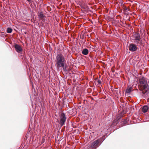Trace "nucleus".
<instances>
[{"label":"nucleus","instance_id":"20e7f679","mask_svg":"<svg viewBox=\"0 0 149 149\" xmlns=\"http://www.w3.org/2000/svg\"><path fill=\"white\" fill-rule=\"evenodd\" d=\"M66 120V117L65 113H61L60 117L59 123L61 126H62L65 124Z\"/></svg>","mask_w":149,"mask_h":149},{"label":"nucleus","instance_id":"39448f33","mask_svg":"<svg viewBox=\"0 0 149 149\" xmlns=\"http://www.w3.org/2000/svg\"><path fill=\"white\" fill-rule=\"evenodd\" d=\"M129 50L131 52H134L137 49V47L136 45L134 44L131 43L128 46Z\"/></svg>","mask_w":149,"mask_h":149},{"label":"nucleus","instance_id":"f3484780","mask_svg":"<svg viewBox=\"0 0 149 149\" xmlns=\"http://www.w3.org/2000/svg\"><path fill=\"white\" fill-rule=\"evenodd\" d=\"M62 67L63 68V69L64 71H66L67 70L65 66L64 67V66H63V67Z\"/></svg>","mask_w":149,"mask_h":149},{"label":"nucleus","instance_id":"0eeeda50","mask_svg":"<svg viewBox=\"0 0 149 149\" xmlns=\"http://www.w3.org/2000/svg\"><path fill=\"white\" fill-rule=\"evenodd\" d=\"M140 38V35L139 33H135L133 35V40H138V39L139 38Z\"/></svg>","mask_w":149,"mask_h":149},{"label":"nucleus","instance_id":"f257e3e1","mask_svg":"<svg viewBox=\"0 0 149 149\" xmlns=\"http://www.w3.org/2000/svg\"><path fill=\"white\" fill-rule=\"evenodd\" d=\"M138 79L139 90L143 94L147 95L148 93L149 87L146 79L144 77L141 75L138 76Z\"/></svg>","mask_w":149,"mask_h":149},{"label":"nucleus","instance_id":"f8f14e48","mask_svg":"<svg viewBox=\"0 0 149 149\" xmlns=\"http://www.w3.org/2000/svg\"><path fill=\"white\" fill-rule=\"evenodd\" d=\"M82 53L84 55H87L88 53V51L87 49H84L82 51Z\"/></svg>","mask_w":149,"mask_h":149},{"label":"nucleus","instance_id":"9b49d317","mask_svg":"<svg viewBox=\"0 0 149 149\" xmlns=\"http://www.w3.org/2000/svg\"><path fill=\"white\" fill-rule=\"evenodd\" d=\"M133 88L132 87H127V89L125 91L126 93H130L132 90H133Z\"/></svg>","mask_w":149,"mask_h":149},{"label":"nucleus","instance_id":"a211bd4d","mask_svg":"<svg viewBox=\"0 0 149 149\" xmlns=\"http://www.w3.org/2000/svg\"><path fill=\"white\" fill-rule=\"evenodd\" d=\"M28 2H30L31 0H27Z\"/></svg>","mask_w":149,"mask_h":149},{"label":"nucleus","instance_id":"423d86ee","mask_svg":"<svg viewBox=\"0 0 149 149\" xmlns=\"http://www.w3.org/2000/svg\"><path fill=\"white\" fill-rule=\"evenodd\" d=\"M15 48L16 51L18 53L20 52L22 50L21 46L18 44L15 45Z\"/></svg>","mask_w":149,"mask_h":149},{"label":"nucleus","instance_id":"dca6fc26","mask_svg":"<svg viewBox=\"0 0 149 149\" xmlns=\"http://www.w3.org/2000/svg\"><path fill=\"white\" fill-rule=\"evenodd\" d=\"M124 10H125V11L126 12L128 10H129V9L128 8H125Z\"/></svg>","mask_w":149,"mask_h":149},{"label":"nucleus","instance_id":"ddd939ff","mask_svg":"<svg viewBox=\"0 0 149 149\" xmlns=\"http://www.w3.org/2000/svg\"><path fill=\"white\" fill-rule=\"evenodd\" d=\"M13 31V29L10 28L8 27L7 29V32L8 33H10Z\"/></svg>","mask_w":149,"mask_h":149},{"label":"nucleus","instance_id":"6e6552de","mask_svg":"<svg viewBox=\"0 0 149 149\" xmlns=\"http://www.w3.org/2000/svg\"><path fill=\"white\" fill-rule=\"evenodd\" d=\"M38 16L39 18L42 20H43L44 19L45 16L42 12H41L39 14Z\"/></svg>","mask_w":149,"mask_h":149},{"label":"nucleus","instance_id":"4468645a","mask_svg":"<svg viewBox=\"0 0 149 149\" xmlns=\"http://www.w3.org/2000/svg\"><path fill=\"white\" fill-rule=\"evenodd\" d=\"M97 82L98 83L99 85H100L101 84V81L100 80H98Z\"/></svg>","mask_w":149,"mask_h":149},{"label":"nucleus","instance_id":"6ab92c4d","mask_svg":"<svg viewBox=\"0 0 149 149\" xmlns=\"http://www.w3.org/2000/svg\"><path fill=\"white\" fill-rule=\"evenodd\" d=\"M126 122V121L125 120L124 121V123H125V122Z\"/></svg>","mask_w":149,"mask_h":149},{"label":"nucleus","instance_id":"1a4fd4ad","mask_svg":"<svg viewBox=\"0 0 149 149\" xmlns=\"http://www.w3.org/2000/svg\"><path fill=\"white\" fill-rule=\"evenodd\" d=\"M149 108L148 107L147 105H145L143 107L142 111L143 112H146Z\"/></svg>","mask_w":149,"mask_h":149},{"label":"nucleus","instance_id":"9d476101","mask_svg":"<svg viewBox=\"0 0 149 149\" xmlns=\"http://www.w3.org/2000/svg\"><path fill=\"white\" fill-rule=\"evenodd\" d=\"M134 42L137 43V44H138L140 45H142V40H141V38H139L138 39V40H135Z\"/></svg>","mask_w":149,"mask_h":149},{"label":"nucleus","instance_id":"7ed1b4c3","mask_svg":"<svg viewBox=\"0 0 149 149\" xmlns=\"http://www.w3.org/2000/svg\"><path fill=\"white\" fill-rule=\"evenodd\" d=\"M100 139H97L93 142L91 146V148L92 149H96L100 145L99 143H100Z\"/></svg>","mask_w":149,"mask_h":149},{"label":"nucleus","instance_id":"2eb2a0df","mask_svg":"<svg viewBox=\"0 0 149 149\" xmlns=\"http://www.w3.org/2000/svg\"><path fill=\"white\" fill-rule=\"evenodd\" d=\"M124 113H124L122 112L119 115L121 117L122 116H123V115L124 114Z\"/></svg>","mask_w":149,"mask_h":149},{"label":"nucleus","instance_id":"f03ea898","mask_svg":"<svg viewBox=\"0 0 149 149\" xmlns=\"http://www.w3.org/2000/svg\"><path fill=\"white\" fill-rule=\"evenodd\" d=\"M65 61V58L62 54H59L57 55L55 60L56 63V65L58 69L60 67H63L64 66Z\"/></svg>","mask_w":149,"mask_h":149}]
</instances>
